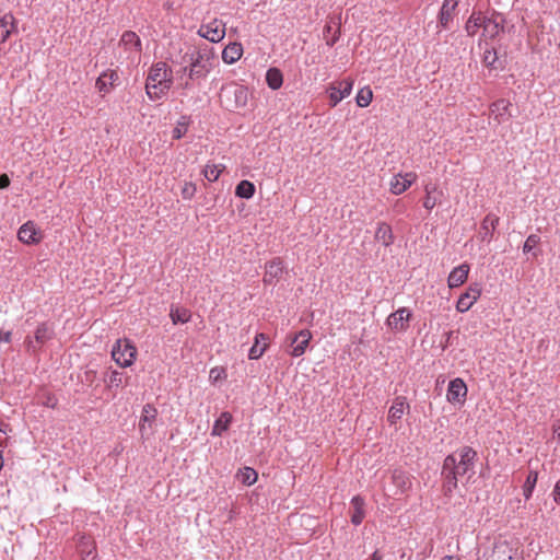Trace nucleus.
Returning a JSON list of instances; mask_svg holds the SVG:
<instances>
[{"label": "nucleus", "mask_w": 560, "mask_h": 560, "mask_svg": "<svg viewBox=\"0 0 560 560\" xmlns=\"http://www.w3.org/2000/svg\"><path fill=\"white\" fill-rule=\"evenodd\" d=\"M499 217L494 214H487L481 222L480 226V235L482 241H490L493 234V231L497 229L499 224Z\"/></svg>", "instance_id": "obj_31"}, {"label": "nucleus", "mask_w": 560, "mask_h": 560, "mask_svg": "<svg viewBox=\"0 0 560 560\" xmlns=\"http://www.w3.org/2000/svg\"><path fill=\"white\" fill-rule=\"evenodd\" d=\"M209 378L212 381V382H218L220 380H225L226 378V372L223 368L221 366H215V368H212L210 370V373H209Z\"/></svg>", "instance_id": "obj_49"}, {"label": "nucleus", "mask_w": 560, "mask_h": 560, "mask_svg": "<svg viewBox=\"0 0 560 560\" xmlns=\"http://www.w3.org/2000/svg\"><path fill=\"white\" fill-rule=\"evenodd\" d=\"M540 242V237L537 234H530L524 245H523V252L529 253L532 252Z\"/></svg>", "instance_id": "obj_47"}, {"label": "nucleus", "mask_w": 560, "mask_h": 560, "mask_svg": "<svg viewBox=\"0 0 560 560\" xmlns=\"http://www.w3.org/2000/svg\"><path fill=\"white\" fill-rule=\"evenodd\" d=\"M511 102L504 98H500L490 104L489 110L493 120L500 125L508 121L511 117Z\"/></svg>", "instance_id": "obj_16"}, {"label": "nucleus", "mask_w": 560, "mask_h": 560, "mask_svg": "<svg viewBox=\"0 0 560 560\" xmlns=\"http://www.w3.org/2000/svg\"><path fill=\"white\" fill-rule=\"evenodd\" d=\"M182 86H183V89H189L190 88L189 80H187Z\"/></svg>", "instance_id": "obj_56"}, {"label": "nucleus", "mask_w": 560, "mask_h": 560, "mask_svg": "<svg viewBox=\"0 0 560 560\" xmlns=\"http://www.w3.org/2000/svg\"><path fill=\"white\" fill-rule=\"evenodd\" d=\"M468 388L465 382L457 377L450 382L446 398L451 404L463 405L466 401Z\"/></svg>", "instance_id": "obj_15"}, {"label": "nucleus", "mask_w": 560, "mask_h": 560, "mask_svg": "<svg viewBox=\"0 0 560 560\" xmlns=\"http://www.w3.org/2000/svg\"><path fill=\"white\" fill-rule=\"evenodd\" d=\"M214 58L213 51L208 48H199L190 59V65L184 68L188 71V79L195 80L205 78L211 70V60Z\"/></svg>", "instance_id": "obj_4"}, {"label": "nucleus", "mask_w": 560, "mask_h": 560, "mask_svg": "<svg viewBox=\"0 0 560 560\" xmlns=\"http://www.w3.org/2000/svg\"><path fill=\"white\" fill-rule=\"evenodd\" d=\"M375 240L388 247L394 243L392 226L386 222H378L375 231Z\"/></svg>", "instance_id": "obj_28"}, {"label": "nucleus", "mask_w": 560, "mask_h": 560, "mask_svg": "<svg viewBox=\"0 0 560 560\" xmlns=\"http://www.w3.org/2000/svg\"><path fill=\"white\" fill-rule=\"evenodd\" d=\"M158 417V409L152 404H145L142 408L140 421H139V431L143 436L148 430L153 429V424Z\"/></svg>", "instance_id": "obj_20"}, {"label": "nucleus", "mask_w": 560, "mask_h": 560, "mask_svg": "<svg viewBox=\"0 0 560 560\" xmlns=\"http://www.w3.org/2000/svg\"><path fill=\"white\" fill-rule=\"evenodd\" d=\"M173 84V70L164 61L153 63L145 80V93L152 101L165 96Z\"/></svg>", "instance_id": "obj_2"}, {"label": "nucleus", "mask_w": 560, "mask_h": 560, "mask_svg": "<svg viewBox=\"0 0 560 560\" xmlns=\"http://www.w3.org/2000/svg\"><path fill=\"white\" fill-rule=\"evenodd\" d=\"M555 433L558 435V438L560 439V425H557L555 428Z\"/></svg>", "instance_id": "obj_57"}, {"label": "nucleus", "mask_w": 560, "mask_h": 560, "mask_svg": "<svg viewBox=\"0 0 560 560\" xmlns=\"http://www.w3.org/2000/svg\"><path fill=\"white\" fill-rule=\"evenodd\" d=\"M412 313L407 307H400L396 312L388 315L386 326L392 332H404L409 328Z\"/></svg>", "instance_id": "obj_7"}, {"label": "nucleus", "mask_w": 560, "mask_h": 560, "mask_svg": "<svg viewBox=\"0 0 560 560\" xmlns=\"http://www.w3.org/2000/svg\"><path fill=\"white\" fill-rule=\"evenodd\" d=\"M122 383V375L120 372L118 371H112L109 376H108V380H107V387L108 388H112V387H119Z\"/></svg>", "instance_id": "obj_48"}, {"label": "nucleus", "mask_w": 560, "mask_h": 560, "mask_svg": "<svg viewBox=\"0 0 560 560\" xmlns=\"http://www.w3.org/2000/svg\"><path fill=\"white\" fill-rule=\"evenodd\" d=\"M485 15L481 12H474L467 23H466V32L469 36H475L480 28L483 26Z\"/></svg>", "instance_id": "obj_33"}, {"label": "nucleus", "mask_w": 560, "mask_h": 560, "mask_svg": "<svg viewBox=\"0 0 560 560\" xmlns=\"http://www.w3.org/2000/svg\"><path fill=\"white\" fill-rule=\"evenodd\" d=\"M18 238L27 245L37 244L42 241V232L36 228L35 223L28 221L24 223L18 232Z\"/></svg>", "instance_id": "obj_17"}, {"label": "nucleus", "mask_w": 560, "mask_h": 560, "mask_svg": "<svg viewBox=\"0 0 560 560\" xmlns=\"http://www.w3.org/2000/svg\"><path fill=\"white\" fill-rule=\"evenodd\" d=\"M283 273V262L280 258L268 261L265 266L262 281L265 284H273Z\"/></svg>", "instance_id": "obj_22"}, {"label": "nucleus", "mask_w": 560, "mask_h": 560, "mask_svg": "<svg viewBox=\"0 0 560 560\" xmlns=\"http://www.w3.org/2000/svg\"><path fill=\"white\" fill-rule=\"evenodd\" d=\"M392 482L396 487L395 494H402L407 492L412 486L410 475L399 468H396L392 471Z\"/></svg>", "instance_id": "obj_24"}, {"label": "nucleus", "mask_w": 560, "mask_h": 560, "mask_svg": "<svg viewBox=\"0 0 560 560\" xmlns=\"http://www.w3.org/2000/svg\"><path fill=\"white\" fill-rule=\"evenodd\" d=\"M14 25L15 19L11 13L4 14L0 19V43H4L9 38Z\"/></svg>", "instance_id": "obj_34"}, {"label": "nucleus", "mask_w": 560, "mask_h": 560, "mask_svg": "<svg viewBox=\"0 0 560 560\" xmlns=\"http://www.w3.org/2000/svg\"><path fill=\"white\" fill-rule=\"evenodd\" d=\"M232 415L228 411H224L220 415V417L214 421L211 435L213 436H220L223 432H225L231 422H232Z\"/></svg>", "instance_id": "obj_32"}, {"label": "nucleus", "mask_w": 560, "mask_h": 560, "mask_svg": "<svg viewBox=\"0 0 560 560\" xmlns=\"http://www.w3.org/2000/svg\"><path fill=\"white\" fill-rule=\"evenodd\" d=\"M373 100V92L370 86L359 90L355 101L359 107H368Z\"/></svg>", "instance_id": "obj_41"}, {"label": "nucleus", "mask_w": 560, "mask_h": 560, "mask_svg": "<svg viewBox=\"0 0 560 560\" xmlns=\"http://www.w3.org/2000/svg\"><path fill=\"white\" fill-rule=\"evenodd\" d=\"M353 83L354 82L352 79H343V80L335 81V82L330 83L327 89L328 97H329V105L331 107H335L343 98L349 96L351 94Z\"/></svg>", "instance_id": "obj_8"}, {"label": "nucleus", "mask_w": 560, "mask_h": 560, "mask_svg": "<svg viewBox=\"0 0 560 560\" xmlns=\"http://www.w3.org/2000/svg\"><path fill=\"white\" fill-rule=\"evenodd\" d=\"M243 56V46L241 43H231L222 51V60L232 65L241 59Z\"/></svg>", "instance_id": "obj_29"}, {"label": "nucleus", "mask_w": 560, "mask_h": 560, "mask_svg": "<svg viewBox=\"0 0 560 560\" xmlns=\"http://www.w3.org/2000/svg\"><path fill=\"white\" fill-rule=\"evenodd\" d=\"M224 170L225 165L223 164L207 163L202 170V174L209 182H215Z\"/></svg>", "instance_id": "obj_38"}, {"label": "nucleus", "mask_w": 560, "mask_h": 560, "mask_svg": "<svg viewBox=\"0 0 560 560\" xmlns=\"http://www.w3.org/2000/svg\"><path fill=\"white\" fill-rule=\"evenodd\" d=\"M312 340V332L308 329H302L296 334L289 335L287 341L290 342L291 350L289 354L298 358L305 353L310 341Z\"/></svg>", "instance_id": "obj_10"}, {"label": "nucleus", "mask_w": 560, "mask_h": 560, "mask_svg": "<svg viewBox=\"0 0 560 560\" xmlns=\"http://www.w3.org/2000/svg\"><path fill=\"white\" fill-rule=\"evenodd\" d=\"M538 480V472L535 470H530L527 475V478L523 485V495L525 500L530 499L533 491L536 487Z\"/></svg>", "instance_id": "obj_40"}, {"label": "nucleus", "mask_w": 560, "mask_h": 560, "mask_svg": "<svg viewBox=\"0 0 560 560\" xmlns=\"http://www.w3.org/2000/svg\"><path fill=\"white\" fill-rule=\"evenodd\" d=\"M11 331H3V330H0V343L1 342H5V343H9L11 341Z\"/></svg>", "instance_id": "obj_53"}, {"label": "nucleus", "mask_w": 560, "mask_h": 560, "mask_svg": "<svg viewBox=\"0 0 560 560\" xmlns=\"http://www.w3.org/2000/svg\"><path fill=\"white\" fill-rule=\"evenodd\" d=\"M119 45H121L130 56L139 55L142 50L141 39L132 31H126L122 33Z\"/></svg>", "instance_id": "obj_21"}, {"label": "nucleus", "mask_w": 560, "mask_h": 560, "mask_svg": "<svg viewBox=\"0 0 560 560\" xmlns=\"http://www.w3.org/2000/svg\"><path fill=\"white\" fill-rule=\"evenodd\" d=\"M112 358L120 368H129L137 359V348L128 338L117 339L112 349Z\"/></svg>", "instance_id": "obj_5"}, {"label": "nucleus", "mask_w": 560, "mask_h": 560, "mask_svg": "<svg viewBox=\"0 0 560 560\" xmlns=\"http://www.w3.org/2000/svg\"><path fill=\"white\" fill-rule=\"evenodd\" d=\"M424 192L423 207L427 210H432L435 206L441 203L444 195L443 190L440 189L438 185H425Z\"/></svg>", "instance_id": "obj_26"}, {"label": "nucleus", "mask_w": 560, "mask_h": 560, "mask_svg": "<svg viewBox=\"0 0 560 560\" xmlns=\"http://www.w3.org/2000/svg\"><path fill=\"white\" fill-rule=\"evenodd\" d=\"M170 317L174 325L186 324L190 320L191 313L189 310H187L185 307L172 306L171 311H170Z\"/></svg>", "instance_id": "obj_35"}, {"label": "nucleus", "mask_w": 560, "mask_h": 560, "mask_svg": "<svg viewBox=\"0 0 560 560\" xmlns=\"http://www.w3.org/2000/svg\"><path fill=\"white\" fill-rule=\"evenodd\" d=\"M255 194V185L249 180H241L236 188H235V195L240 198H246L249 199Z\"/></svg>", "instance_id": "obj_39"}, {"label": "nucleus", "mask_w": 560, "mask_h": 560, "mask_svg": "<svg viewBox=\"0 0 560 560\" xmlns=\"http://www.w3.org/2000/svg\"><path fill=\"white\" fill-rule=\"evenodd\" d=\"M417 179L418 174L416 172L397 173L389 179L388 189L393 195L399 196L407 191Z\"/></svg>", "instance_id": "obj_9"}, {"label": "nucleus", "mask_w": 560, "mask_h": 560, "mask_svg": "<svg viewBox=\"0 0 560 560\" xmlns=\"http://www.w3.org/2000/svg\"><path fill=\"white\" fill-rule=\"evenodd\" d=\"M481 292L482 290L479 283H471L467 290L458 298L456 303V311L459 313L469 311L481 296Z\"/></svg>", "instance_id": "obj_13"}, {"label": "nucleus", "mask_w": 560, "mask_h": 560, "mask_svg": "<svg viewBox=\"0 0 560 560\" xmlns=\"http://www.w3.org/2000/svg\"><path fill=\"white\" fill-rule=\"evenodd\" d=\"M485 66L489 68L495 69L497 61H498V55L494 49H486L483 52V59H482Z\"/></svg>", "instance_id": "obj_46"}, {"label": "nucleus", "mask_w": 560, "mask_h": 560, "mask_svg": "<svg viewBox=\"0 0 560 560\" xmlns=\"http://www.w3.org/2000/svg\"><path fill=\"white\" fill-rule=\"evenodd\" d=\"M248 98V89L236 82H229L222 85L220 90V104L230 112L246 107Z\"/></svg>", "instance_id": "obj_3"}, {"label": "nucleus", "mask_w": 560, "mask_h": 560, "mask_svg": "<svg viewBox=\"0 0 560 560\" xmlns=\"http://www.w3.org/2000/svg\"><path fill=\"white\" fill-rule=\"evenodd\" d=\"M188 130V122L185 117H183L180 120L177 121L174 130H173V138L178 140L183 138Z\"/></svg>", "instance_id": "obj_45"}, {"label": "nucleus", "mask_w": 560, "mask_h": 560, "mask_svg": "<svg viewBox=\"0 0 560 560\" xmlns=\"http://www.w3.org/2000/svg\"><path fill=\"white\" fill-rule=\"evenodd\" d=\"M10 185V178L7 174H1L0 175V188L1 189H4L7 187H9Z\"/></svg>", "instance_id": "obj_54"}, {"label": "nucleus", "mask_w": 560, "mask_h": 560, "mask_svg": "<svg viewBox=\"0 0 560 560\" xmlns=\"http://www.w3.org/2000/svg\"><path fill=\"white\" fill-rule=\"evenodd\" d=\"M331 30H332V27L330 24H326L324 27V38L326 40L327 46H329V47H332L338 42V39L340 37V28L339 27L337 30H335L332 35H331Z\"/></svg>", "instance_id": "obj_43"}, {"label": "nucleus", "mask_w": 560, "mask_h": 560, "mask_svg": "<svg viewBox=\"0 0 560 560\" xmlns=\"http://www.w3.org/2000/svg\"><path fill=\"white\" fill-rule=\"evenodd\" d=\"M477 453L469 446H464L445 457L442 467L444 477L443 490L451 495L457 488L458 481H468L475 475V459Z\"/></svg>", "instance_id": "obj_1"}, {"label": "nucleus", "mask_w": 560, "mask_h": 560, "mask_svg": "<svg viewBox=\"0 0 560 560\" xmlns=\"http://www.w3.org/2000/svg\"><path fill=\"white\" fill-rule=\"evenodd\" d=\"M198 35L212 43H219L225 36V24L221 20L213 19L209 23L200 25Z\"/></svg>", "instance_id": "obj_11"}, {"label": "nucleus", "mask_w": 560, "mask_h": 560, "mask_svg": "<svg viewBox=\"0 0 560 560\" xmlns=\"http://www.w3.org/2000/svg\"><path fill=\"white\" fill-rule=\"evenodd\" d=\"M268 348V336L260 332L255 337V342L249 349L248 358L250 360L259 359Z\"/></svg>", "instance_id": "obj_30"}, {"label": "nucleus", "mask_w": 560, "mask_h": 560, "mask_svg": "<svg viewBox=\"0 0 560 560\" xmlns=\"http://www.w3.org/2000/svg\"><path fill=\"white\" fill-rule=\"evenodd\" d=\"M371 560H382V555L376 550L371 556Z\"/></svg>", "instance_id": "obj_55"}, {"label": "nucleus", "mask_w": 560, "mask_h": 560, "mask_svg": "<svg viewBox=\"0 0 560 560\" xmlns=\"http://www.w3.org/2000/svg\"><path fill=\"white\" fill-rule=\"evenodd\" d=\"M478 560H518L517 549L506 540H498Z\"/></svg>", "instance_id": "obj_6"}, {"label": "nucleus", "mask_w": 560, "mask_h": 560, "mask_svg": "<svg viewBox=\"0 0 560 560\" xmlns=\"http://www.w3.org/2000/svg\"><path fill=\"white\" fill-rule=\"evenodd\" d=\"M78 550L81 555L84 557H89L92 555L94 550V542L90 537L86 536H80L78 540Z\"/></svg>", "instance_id": "obj_42"}, {"label": "nucleus", "mask_w": 560, "mask_h": 560, "mask_svg": "<svg viewBox=\"0 0 560 560\" xmlns=\"http://www.w3.org/2000/svg\"><path fill=\"white\" fill-rule=\"evenodd\" d=\"M236 479L245 486H252L257 481L258 474L254 468L246 466L236 472Z\"/></svg>", "instance_id": "obj_37"}, {"label": "nucleus", "mask_w": 560, "mask_h": 560, "mask_svg": "<svg viewBox=\"0 0 560 560\" xmlns=\"http://www.w3.org/2000/svg\"><path fill=\"white\" fill-rule=\"evenodd\" d=\"M266 82L271 90H279L283 83V74L278 68H270L266 73Z\"/></svg>", "instance_id": "obj_36"}, {"label": "nucleus", "mask_w": 560, "mask_h": 560, "mask_svg": "<svg viewBox=\"0 0 560 560\" xmlns=\"http://www.w3.org/2000/svg\"><path fill=\"white\" fill-rule=\"evenodd\" d=\"M57 402L58 400L55 396L48 395L46 401H44V405L49 408H56Z\"/></svg>", "instance_id": "obj_52"}, {"label": "nucleus", "mask_w": 560, "mask_h": 560, "mask_svg": "<svg viewBox=\"0 0 560 560\" xmlns=\"http://www.w3.org/2000/svg\"><path fill=\"white\" fill-rule=\"evenodd\" d=\"M410 406L407 401V398L404 396H398L393 400L392 406L389 407L387 421L390 425L397 424V422L402 418L405 412L409 410Z\"/></svg>", "instance_id": "obj_19"}, {"label": "nucleus", "mask_w": 560, "mask_h": 560, "mask_svg": "<svg viewBox=\"0 0 560 560\" xmlns=\"http://www.w3.org/2000/svg\"><path fill=\"white\" fill-rule=\"evenodd\" d=\"M7 424L0 422V446H4L7 444Z\"/></svg>", "instance_id": "obj_50"}, {"label": "nucleus", "mask_w": 560, "mask_h": 560, "mask_svg": "<svg viewBox=\"0 0 560 560\" xmlns=\"http://www.w3.org/2000/svg\"><path fill=\"white\" fill-rule=\"evenodd\" d=\"M552 498L557 504H560V479L555 485V489L552 491Z\"/></svg>", "instance_id": "obj_51"}, {"label": "nucleus", "mask_w": 560, "mask_h": 560, "mask_svg": "<svg viewBox=\"0 0 560 560\" xmlns=\"http://www.w3.org/2000/svg\"><path fill=\"white\" fill-rule=\"evenodd\" d=\"M459 0H444L439 14V23L443 28H448L454 20Z\"/></svg>", "instance_id": "obj_25"}, {"label": "nucleus", "mask_w": 560, "mask_h": 560, "mask_svg": "<svg viewBox=\"0 0 560 560\" xmlns=\"http://www.w3.org/2000/svg\"><path fill=\"white\" fill-rule=\"evenodd\" d=\"M197 192V186L192 182H184L180 195L184 200H191Z\"/></svg>", "instance_id": "obj_44"}, {"label": "nucleus", "mask_w": 560, "mask_h": 560, "mask_svg": "<svg viewBox=\"0 0 560 560\" xmlns=\"http://www.w3.org/2000/svg\"><path fill=\"white\" fill-rule=\"evenodd\" d=\"M118 79L119 75L116 70L107 69L96 79L95 88L102 96H105L115 86Z\"/></svg>", "instance_id": "obj_18"}, {"label": "nucleus", "mask_w": 560, "mask_h": 560, "mask_svg": "<svg viewBox=\"0 0 560 560\" xmlns=\"http://www.w3.org/2000/svg\"><path fill=\"white\" fill-rule=\"evenodd\" d=\"M351 523L355 526L360 525L365 517V501L361 495H354L351 499Z\"/></svg>", "instance_id": "obj_27"}, {"label": "nucleus", "mask_w": 560, "mask_h": 560, "mask_svg": "<svg viewBox=\"0 0 560 560\" xmlns=\"http://www.w3.org/2000/svg\"><path fill=\"white\" fill-rule=\"evenodd\" d=\"M503 23L504 19L500 14L485 15L481 37L485 40L495 38L503 31Z\"/></svg>", "instance_id": "obj_14"}, {"label": "nucleus", "mask_w": 560, "mask_h": 560, "mask_svg": "<svg viewBox=\"0 0 560 560\" xmlns=\"http://www.w3.org/2000/svg\"><path fill=\"white\" fill-rule=\"evenodd\" d=\"M51 337L52 328L47 323H42L35 330L34 339L30 337L25 339L27 351L36 353L46 341L51 339Z\"/></svg>", "instance_id": "obj_12"}, {"label": "nucleus", "mask_w": 560, "mask_h": 560, "mask_svg": "<svg viewBox=\"0 0 560 560\" xmlns=\"http://www.w3.org/2000/svg\"><path fill=\"white\" fill-rule=\"evenodd\" d=\"M470 271V267L468 264L464 262L457 267H455L448 275L447 285L450 289L458 288L463 285L467 279Z\"/></svg>", "instance_id": "obj_23"}]
</instances>
